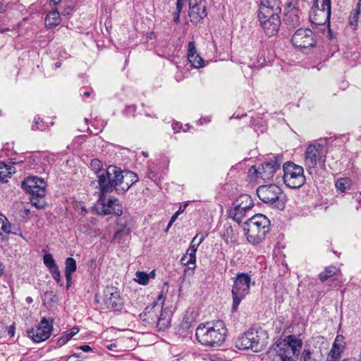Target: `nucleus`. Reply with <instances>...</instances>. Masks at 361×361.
<instances>
[{
    "instance_id": "obj_16",
    "label": "nucleus",
    "mask_w": 361,
    "mask_h": 361,
    "mask_svg": "<svg viewBox=\"0 0 361 361\" xmlns=\"http://www.w3.org/2000/svg\"><path fill=\"white\" fill-rule=\"evenodd\" d=\"M189 11L188 16L192 23H200L207 16L206 6L204 0H188Z\"/></svg>"
},
{
    "instance_id": "obj_64",
    "label": "nucleus",
    "mask_w": 361,
    "mask_h": 361,
    "mask_svg": "<svg viewBox=\"0 0 361 361\" xmlns=\"http://www.w3.org/2000/svg\"><path fill=\"white\" fill-rule=\"evenodd\" d=\"M113 202H114V200L112 199H109L107 203H109V204L114 203Z\"/></svg>"
},
{
    "instance_id": "obj_57",
    "label": "nucleus",
    "mask_w": 361,
    "mask_h": 361,
    "mask_svg": "<svg viewBox=\"0 0 361 361\" xmlns=\"http://www.w3.org/2000/svg\"><path fill=\"white\" fill-rule=\"evenodd\" d=\"M128 111H135V106H130L127 108Z\"/></svg>"
},
{
    "instance_id": "obj_7",
    "label": "nucleus",
    "mask_w": 361,
    "mask_h": 361,
    "mask_svg": "<svg viewBox=\"0 0 361 361\" xmlns=\"http://www.w3.org/2000/svg\"><path fill=\"white\" fill-rule=\"evenodd\" d=\"M279 5L276 7L268 6H259L258 18L260 25L268 36L275 35L279 30L281 19L276 11Z\"/></svg>"
},
{
    "instance_id": "obj_41",
    "label": "nucleus",
    "mask_w": 361,
    "mask_h": 361,
    "mask_svg": "<svg viewBox=\"0 0 361 361\" xmlns=\"http://www.w3.org/2000/svg\"><path fill=\"white\" fill-rule=\"evenodd\" d=\"M51 274L52 277L56 281V283H59L61 281V273L59 269V267L52 269V271H49Z\"/></svg>"
},
{
    "instance_id": "obj_60",
    "label": "nucleus",
    "mask_w": 361,
    "mask_h": 361,
    "mask_svg": "<svg viewBox=\"0 0 361 361\" xmlns=\"http://www.w3.org/2000/svg\"><path fill=\"white\" fill-rule=\"evenodd\" d=\"M104 195H105V193L103 195H102V192H100V196H99V202H100V201L102 202V201L104 200L103 199H105V197H104Z\"/></svg>"
},
{
    "instance_id": "obj_34",
    "label": "nucleus",
    "mask_w": 361,
    "mask_h": 361,
    "mask_svg": "<svg viewBox=\"0 0 361 361\" xmlns=\"http://www.w3.org/2000/svg\"><path fill=\"white\" fill-rule=\"evenodd\" d=\"M44 264L49 269V271H52L58 267L53 256L50 253L45 254L43 257Z\"/></svg>"
},
{
    "instance_id": "obj_56",
    "label": "nucleus",
    "mask_w": 361,
    "mask_h": 361,
    "mask_svg": "<svg viewBox=\"0 0 361 361\" xmlns=\"http://www.w3.org/2000/svg\"><path fill=\"white\" fill-rule=\"evenodd\" d=\"M61 1V0H50V4L53 5V6H55V5L58 4Z\"/></svg>"
},
{
    "instance_id": "obj_58",
    "label": "nucleus",
    "mask_w": 361,
    "mask_h": 361,
    "mask_svg": "<svg viewBox=\"0 0 361 361\" xmlns=\"http://www.w3.org/2000/svg\"><path fill=\"white\" fill-rule=\"evenodd\" d=\"M90 94H91V92L90 91H85L83 92V95L87 97H90Z\"/></svg>"
},
{
    "instance_id": "obj_13",
    "label": "nucleus",
    "mask_w": 361,
    "mask_h": 361,
    "mask_svg": "<svg viewBox=\"0 0 361 361\" xmlns=\"http://www.w3.org/2000/svg\"><path fill=\"white\" fill-rule=\"evenodd\" d=\"M46 186L44 180L37 177L27 178L22 183V188L32 195V198L43 197L46 193Z\"/></svg>"
},
{
    "instance_id": "obj_46",
    "label": "nucleus",
    "mask_w": 361,
    "mask_h": 361,
    "mask_svg": "<svg viewBox=\"0 0 361 361\" xmlns=\"http://www.w3.org/2000/svg\"><path fill=\"white\" fill-rule=\"evenodd\" d=\"M15 329H16L15 324H13L12 325L9 326L7 328L8 335L10 336L11 337H13L15 335Z\"/></svg>"
},
{
    "instance_id": "obj_37",
    "label": "nucleus",
    "mask_w": 361,
    "mask_h": 361,
    "mask_svg": "<svg viewBox=\"0 0 361 361\" xmlns=\"http://www.w3.org/2000/svg\"><path fill=\"white\" fill-rule=\"evenodd\" d=\"M185 0L176 1V11L173 13V20L175 22L179 21V14L185 5Z\"/></svg>"
},
{
    "instance_id": "obj_54",
    "label": "nucleus",
    "mask_w": 361,
    "mask_h": 361,
    "mask_svg": "<svg viewBox=\"0 0 361 361\" xmlns=\"http://www.w3.org/2000/svg\"><path fill=\"white\" fill-rule=\"evenodd\" d=\"M338 341H339V336H336V338L334 342V344H333V346H335V348L340 347L338 344Z\"/></svg>"
},
{
    "instance_id": "obj_9",
    "label": "nucleus",
    "mask_w": 361,
    "mask_h": 361,
    "mask_svg": "<svg viewBox=\"0 0 361 361\" xmlns=\"http://www.w3.org/2000/svg\"><path fill=\"white\" fill-rule=\"evenodd\" d=\"M327 151L322 144H310L305 153V165L310 174L315 171L317 165L324 166Z\"/></svg>"
},
{
    "instance_id": "obj_19",
    "label": "nucleus",
    "mask_w": 361,
    "mask_h": 361,
    "mask_svg": "<svg viewBox=\"0 0 361 361\" xmlns=\"http://www.w3.org/2000/svg\"><path fill=\"white\" fill-rule=\"evenodd\" d=\"M180 262L184 266H186L183 272V281L185 279L186 276H192L194 271L196 268V254L187 251L186 253L181 257Z\"/></svg>"
},
{
    "instance_id": "obj_43",
    "label": "nucleus",
    "mask_w": 361,
    "mask_h": 361,
    "mask_svg": "<svg viewBox=\"0 0 361 361\" xmlns=\"http://www.w3.org/2000/svg\"><path fill=\"white\" fill-rule=\"evenodd\" d=\"M341 352V350L340 347L335 348V346H332L330 353H331V357L333 358H334L335 360H336L339 357Z\"/></svg>"
},
{
    "instance_id": "obj_39",
    "label": "nucleus",
    "mask_w": 361,
    "mask_h": 361,
    "mask_svg": "<svg viewBox=\"0 0 361 361\" xmlns=\"http://www.w3.org/2000/svg\"><path fill=\"white\" fill-rule=\"evenodd\" d=\"M280 0H262L260 1L259 6H268L276 7L279 5Z\"/></svg>"
},
{
    "instance_id": "obj_17",
    "label": "nucleus",
    "mask_w": 361,
    "mask_h": 361,
    "mask_svg": "<svg viewBox=\"0 0 361 361\" xmlns=\"http://www.w3.org/2000/svg\"><path fill=\"white\" fill-rule=\"evenodd\" d=\"M104 302L106 307L113 311L120 310L123 305L118 292L114 288L106 291Z\"/></svg>"
},
{
    "instance_id": "obj_42",
    "label": "nucleus",
    "mask_w": 361,
    "mask_h": 361,
    "mask_svg": "<svg viewBox=\"0 0 361 361\" xmlns=\"http://www.w3.org/2000/svg\"><path fill=\"white\" fill-rule=\"evenodd\" d=\"M39 121L40 118L39 117H35L34 119L33 124L32 126V130H43L44 128L39 126Z\"/></svg>"
},
{
    "instance_id": "obj_26",
    "label": "nucleus",
    "mask_w": 361,
    "mask_h": 361,
    "mask_svg": "<svg viewBox=\"0 0 361 361\" xmlns=\"http://www.w3.org/2000/svg\"><path fill=\"white\" fill-rule=\"evenodd\" d=\"M61 22L59 12L56 10L49 12L45 18V24L49 27L58 25Z\"/></svg>"
},
{
    "instance_id": "obj_29",
    "label": "nucleus",
    "mask_w": 361,
    "mask_h": 361,
    "mask_svg": "<svg viewBox=\"0 0 361 361\" xmlns=\"http://www.w3.org/2000/svg\"><path fill=\"white\" fill-rule=\"evenodd\" d=\"M352 181L348 178H341L336 183V187L338 190L341 192H345L347 190L350 189Z\"/></svg>"
},
{
    "instance_id": "obj_8",
    "label": "nucleus",
    "mask_w": 361,
    "mask_h": 361,
    "mask_svg": "<svg viewBox=\"0 0 361 361\" xmlns=\"http://www.w3.org/2000/svg\"><path fill=\"white\" fill-rule=\"evenodd\" d=\"M251 275L238 273L233 281L231 294L233 298L232 311L235 312L240 303L249 294L251 284Z\"/></svg>"
},
{
    "instance_id": "obj_51",
    "label": "nucleus",
    "mask_w": 361,
    "mask_h": 361,
    "mask_svg": "<svg viewBox=\"0 0 361 361\" xmlns=\"http://www.w3.org/2000/svg\"><path fill=\"white\" fill-rule=\"evenodd\" d=\"M66 361H80V360L77 359V353L70 355Z\"/></svg>"
},
{
    "instance_id": "obj_48",
    "label": "nucleus",
    "mask_w": 361,
    "mask_h": 361,
    "mask_svg": "<svg viewBox=\"0 0 361 361\" xmlns=\"http://www.w3.org/2000/svg\"><path fill=\"white\" fill-rule=\"evenodd\" d=\"M66 279V288H68L72 283V274H65Z\"/></svg>"
},
{
    "instance_id": "obj_23",
    "label": "nucleus",
    "mask_w": 361,
    "mask_h": 361,
    "mask_svg": "<svg viewBox=\"0 0 361 361\" xmlns=\"http://www.w3.org/2000/svg\"><path fill=\"white\" fill-rule=\"evenodd\" d=\"M299 10L293 8L289 11L285 16L284 23L290 28H295L300 25V18Z\"/></svg>"
},
{
    "instance_id": "obj_53",
    "label": "nucleus",
    "mask_w": 361,
    "mask_h": 361,
    "mask_svg": "<svg viewBox=\"0 0 361 361\" xmlns=\"http://www.w3.org/2000/svg\"><path fill=\"white\" fill-rule=\"evenodd\" d=\"M183 322V327H184V328H186V329H187V328H189V327H190V323H189V322H188V321L186 320V317H184V318L183 319V322Z\"/></svg>"
},
{
    "instance_id": "obj_31",
    "label": "nucleus",
    "mask_w": 361,
    "mask_h": 361,
    "mask_svg": "<svg viewBox=\"0 0 361 361\" xmlns=\"http://www.w3.org/2000/svg\"><path fill=\"white\" fill-rule=\"evenodd\" d=\"M91 168L94 171L95 174L98 178V184L99 185V176L101 175L103 171H106V169L102 167V164L100 160L97 159H94L91 161L90 163Z\"/></svg>"
},
{
    "instance_id": "obj_1",
    "label": "nucleus",
    "mask_w": 361,
    "mask_h": 361,
    "mask_svg": "<svg viewBox=\"0 0 361 361\" xmlns=\"http://www.w3.org/2000/svg\"><path fill=\"white\" fill-rule=\"evenodd\" d=\"M138 180L136 173L130 171H121L115 166H109L99 176V190L102 195L115 190L118 194H123Z\"/></svg>"
},
{
    "instance_id": "obj_14",
    "label": "nucleus",
    "mask_w": 361,
    "mask_h": 361,
    "mask_svg": "<svg viewBox=\"0 0 361 361\" xmlns=\"http://www.w3.org/2000/svg\"><path fill=\"white\" fill-rule=\"evenodd\" d=\"M245 333L250 343L253 345L255 352L261 351L267 345L268 334L262 328H252Z\"/></svg>"
},
{
    "instance_id": "obj_12",
    "label": "nucleus",
    "mask_w": 361,
    "mask_h": 361,
    "mask_svg": "<svg viewBox=\"0 0 361 361\" xmlns=\"http://www.w3.org/2000/svg\"><path fill=\"white\" fill-rule=\"evenodd\" d=\"M257 195L263 203L286 201V195L281 192V188L274 184L260 185L257 190Z\"/></svg>"
},
{
    "instance_id": "obj_63",
    "label": "nucleus",
    "mask_w": 361,
    "mask_h": 361,
    "mask_svg": "<svg viewBox=\"0 0 361 361\" xmlns=\"http://www.w3.org/2000/svg\"><path fill=\"white\" fill-rule=\"evenodd\" d=\"M82 355L81 353H77V359L78 360H80V358L81 357Z\"/></svg>"
},
{
    "instance_id": "obj_15",
    "label": "nucleus",
    "mask_w": 361,
    "mask_h": 361,
    "mask_svg": "<svg viewBox=\"0 0 361 361\" xmlns=\"http://www.w3.org/2000/svg\"><path fill=\"white\" fill-rule=\"evenodd\" d=\"M51 330L52 325L46 318H43L35 329L27 331V335L35 342L39 343L49 338Z\"/></svg>"
},
{
    "instance_id": "obj_4",
    "label": "nucleus",
    "mask_w": 361,
    "mask_h": 361,
    "mask_svg": "<svg viewBox=\"0 0 361 361\" xmlns=\"http://www.w3.org/2000/svg\"><path fill=\"white\" fill-rule=\"evenodd\" d=\"M302 342L295 335H289L283 342L274 345L267 353L271 361H298Z\"/></svg>"
},
{
    "instance_id": "obj_21",
    "label": "nucleus",
    "mask_w": 361,
    "mask_h": 361,
    "mask_svg": "<svg viewBox=\"0 0 361 361\" xmlns=\"http://www.w3.org/2000/svg\"><path fill=\"white\" fill-rule=\"evenodd\" d=\"M254 204H249L247 207H242L241 204H233L228 211V216L234 221L240 223L245 217L247 210L251 209Z\"/></svg>"
},
{
    "instance_id": "obj_30",
    "label": "nucleus",
    "mask_w": 361,
    "mask_h": 361,
    "mask_svg": "<svg viewBox=\"0 0 361 361\" xmlns=\"http://www.w3.org/2000/svg\"><path fill=\"white\" fill-rule=\"evenodd\" d=\"M338 270L336 267L329 266L326 267L324 271L321 272L319 275V279L322 281H325L330 277L336 274Z\"/></svg>"
},
{
    "instance_id": "obj_11",
    "label": "nucleus",
    "mask_w": 361,
    "mask_h": 361,
    "mask_svg": "<svg viewBox=\"0 0 361 361\" xmlns=\"http://www.w3.org/2000/svg\"><path fill=\"white\" fill-rule=\"evenodd\" d=\"M291 42L295 48L306 50L316 46V36L310 29L300 28L293 35Z\"/></svg>"
},
{
    "instance_id": "obj_33",
    "label": "nucleus",
    "mask_w": 361,
    "mask_h": 361,
    "mask_svg": "<svg viewBox=\"0 0 361 361\" xmlns=\"http://www.w3.org/2000/svg\"><path fill=\"white\" fill-rule=\"evenodd\" d=\"M76 261L73 257H68L65 261V274H73L76 271Z\"/></svg>"
},
{
    "instance_id": "obj_27",
    "label": "nucleus",
    "mask_w": 361,
    "mask_h": 361,
    "mask_svg": "<svg viewBox=\"0 0 361 361\" xmlns=\"http://www.w3.org/2000/svg\"><path fill=\"white\" fill-rule=\"evenodd\" d=\"M235 346L240 350L252 349L254 351L253 345H252L247 337L245 333L240 336L235 341Z\"/></svg>"
},
{
    "instance_id": "obj_6",
    "label": "nucleus",
    "mask_w": 361,
    "mask_h": 361,
    "mask_svg": "<svg viewBox=\"0 0 361 361\" xmlns=\"http://www.w3.org/2000/svg\"><path fill=\"white\" fill-rule=\"evenodd\" d=\"M280 166L281 161L277 157H274L269 161L262 163L258 169L252 166L248 171V180L257 184L269 182L272 180Z\"/></svg>"
},
{
    "instance_id": "obj_25",
    "label": "nucleus",
    "mask_w": 361,
    "mask_h": 361,
    "mask_svg": "<svg viewBox=\"0 0 361 361\" xmlns=\"http://www.w3.org/2000/svg\"><path fill=\"white\" fill-rule=\"evenodd\" d=\"M15 171L13 166L7 165L3 161H0V183H6L7 178L11 177Z\"/></svg>"
},
{
    "instance_id": "obj_28",
    "label": "nucleus",
    "mask_w": 361,
    "mask_h": 361,
    "mask_svg": "<svg viewBox=\"0 0 361 361\" xmlns=\"http://www.w3.org/2000/svg\"><path fill=\"white\" fill-rule=\"evenodd\" d=\"M79 332L78 327H73L69 331H66L65 334L59 338L57 341V345L59 346H62L65 345L73 336L77 334Z\"/></svg>"
},
{
    "instance_id": "obj_38",
    "label": "nucleus",
    "mask_w": 361,
    "mask_h": 361,
    "mask_svg": "<svg viewBox=\"0 0 361 361\" xmlns=\"http://www.w3.org/2000/svg\"><path fill=\"white\" fill-rule=\"evenodd\" d=\"M197 237H198V235H197L195 237L193 238V239L192 240V241L190 244L189 247L188 248L187 251L190 252V254H191V252H192V254L193 253L196 254V252H197L199 245L202 242V240H203L202 238H201L199 240V241L197 242Z\"/></svg>"
},
{
    "instance_id": "obj_61",
    "label": "nucleus",
    "mask_w": 361,
    "mask_h": 361,
    "mask_svg": "<svg viewBox=\"0 0 361 361\" xmlns=\"http://www.w3.org/2000/svg\"><path fill=\"white\" fill-rule=\"evenodd\" d=\"M60 66H61V63H60V62H56V63H55V67H56V68H59Z\"/></svg>"
},
{
    "instance_id": "obj_47",
    "label": "nucleus",
    "mask_w": 361,
    "mask_h": 361,
    "mask_svg": "<svg viewBox=\"0 0 361 361\" xmlns=\"http://www.w3.org/2000/svg\"><path fill=\"white\" fill-rule=\"evenodd\" d=\"M179 214L176 212L171 218V220L169 221V224H168V226H167V229H169L171 226L172 224H173V222L177 219L178 216Z\"/></svg>"
},
{
    "instance_id": "obj_22",
    "label": "nucleus",
    "mask_w": 361,
    "mask_h": 361,
    "mask_svg": "<svg viewBox=\"0 0 361 361\" xmlns=\"http://www.w3.org/2000/svg\"><path fill=\"white\" fill-rule=\"evenodd\" d=\"M0 224H1L0 231L3 233L7 235L13 234L22 236L20 228L11 224L8 219L2 214H0Z\"/></svg>"
},
{
    "instance_id": "obj_44",
    "label": "nucleus",
    "mask_w": 361,
    "mask_h": 361,
    "mask_svg": "<svg viewBox=\"0 0 361 361\" xmlns=\"http://www.w3.org/2000/svg\"><path fill=\"white\" fill-rule=\"evenodd\" d=\"M311 352L310 350L305 349L301 355V360L302 361H308L311 358Z\"/></svg>"
},
{
    "instance_id": "obj_52",
    "label": "nucleus",
    "mask_w": 361,
    "mask_h": 361,
    "mask_svg": "<svg viewBox=\"0 0 361 361\" xmlns=\"http://www.w3.org/2000/svg\"><path fill=\"white\" fill-rule=\"evenodd\" d=\"M188 204H180L179 209L176 212L179 214L184 212Z\"/></svg>"
},
{
    "instance_id": "obj_59",
    "label": "nucleus",
    "mask_w": 361,
    "mask_h": 361,
    "mask_svg": "<svg viewBox=\"0 0 361 361\" xmlns=\"http://www.w3.org/2000/svg\"><path fill=\"white\" fill-rule=\"evenodd\" d=\"M277 208L280 210H283L284 209V204H277Z\"/></svg>"
},
{
    "instance_id": "obj_2",
    "label": "nucleus",
    "mask_w": 361,
    "mask_h": 361,
    "mask_svg": "<svg viewBox=\"0 0 361 361\" xmlns=\"http://www.w3.org/2000/svg\"><path fill=\"white\" fill-rule=\"evenodd\" d=\"M227 329L223 321L201 324L196 329L197 341L205 346L218 348L225 341Z\"/></svg>"
},
{
    "instance_id": "obj_24",
    "label": "nucleus",
    "mask_w": 361,
    "mask_h": 361,
    "mask_svg": "<svg viewBox=\"0 0 361 361\" xmlns=\"http://www.w3.org/2000/svg\"><path fill=\"white\" fill-rule=\"evenodd\" d=\"M222 238L227 244H233L237 241L238 233L228 224H224Z\"/></svg>"
},
{
    "instance_id": "obj_20",
    "label": "nucleus",
    "mask_w": 361,
    "mask_h": 361,
    "mask_svg": "<svg viewBox=\"0 0 361 361\" xmlns=\"http://www.w3.org/2000/svg\"><path fill=\"white\" fill-rule=\"evenodd\" d=\"M188 59L191 65L196 68H202L204 65V60L197 54L195 43L190 42L188 46Z\"/></svg>"
},
{
    "instance_id": "obj_45",
    "label": "nucleus",
    "mask_w": 361,
    "mask_h": 361,
    "mask_svg": "<svg viewBox=\"0 0 361 361\" xmlns=\"http://www.w3.org/2000/svg\"><path fill=\"white\" fill-rule=\"evenodd\" d=\"M20 216L23 218L27 217L31 214L30 209L27 208H24L23 209H20L19 212Z\"/></svg>"
},
{
    "instance_id": "obj_49",
    "label": "nucleus",
    "mask_w": 361,
    "mask_h": 361,
    "mask_svg": "<svg viewBox=\"0 0 361 361\" xmlns=\"http://www.w3.org/2000/svg\"><path fill=\"white\" fill-rule=\"evenodd\" d=\"M182 126L180 123H173L172 124V128L173 130H174L175 133H178L179 132V130H180Z\"/></svg>"
},
{
    "instance_id": "obj_36",
    "label": "nucleus",
    "mask_w": 361,
    "mask_h": 361,
    "mask_svg": "<svg viewBox=\"0 0 361 361\" xmlns=\"http://www.w3.org/2000/svg\"><path fill=\"white\" fill-rule=\"evenodd\" d=\"M147 176L152 180L157 183V180L160 179L161 176L159 174V173H158L157 166H150L148 169Z\"/></svg>"
},
{
    "instance_id": "obj_35",
    "label": "nucleus",
    "mask_w": 361,
    "mask_h": 361,
    "mask_svg": "<svg viewBox=\"0 0 361 361\" xmlns=\"http://www.w3.org/2000/svg\"><path fill=\"white\" fill-rule=\"evenodd\" d=\"M135 281L141 285H147L149 282V275L144 271H137L135 273Z\"/></svg>"
},
{
    "instance_id": "obj_40",
    "label": "nucleus",
    "mask_w": 361,
    "mask_h": 361,
    "mask_svg": "<svg viewBox=\"0 0 361 361\" xmlns=\"http://www.w3.org/2000/svg\"><path fill=\"white\" fill-rule=\"evenodd\" d=\"M237 202H239V203H252V200L250 195L243 194L239 197Z\"/></svg>"
},
{
    "instance_id": "obj_3",
    "label": "nucleus",
    "mask_w": 361,
    "mask_h": 361,
    "mask_svg": "<svg viewBox=\"0 0 361 361\" xmlns=\"http://www.w3.org/2000/svg\"><path fill=\"white\" fill-rule=\"evenodd\" d=\"M164 300L163 291H161L152 305L147 306L140 314L142 321L152 326L156 325L158 331L166 330L171 324L170 312L163 310Z\"/></svg>"
},
{
    "instance_id": "obj_5",
    "label": "nucleus",
    "mask_w": 361,
    "mask_h": 361,
    "mask_svg": "<svg viewBox=\"0 0 361 361\" xmlns=\"http://www.w3.org/2000/svg\"><path fill=\"white\" fill-rule=\"evenodd\" d=\"M271 222L264 214L252 216L243 224V232L247 241L253 245L260 244L270 231Z\"/></svg>"
},
{
    "instance_id": "obj_10",
    "label": "nucleus",
    "mask_w": 361,
    "mask_h": 361,
    "mask_svg": "<svg viewBox=\"0 0 361 361\" xmlns=\"http://www.w3.org/2000/svg\"><path fill=\"white\" fill-rule=\"evenodd\" d=\"M283 181L290 188H299L305 183L304 169L302 166L292 162L283 165Z\"/></svg>"
},
{
    "instance_id": "obj_32",
    "label": "nucleus",
    "mask_w": 361,
    "mask_h": 361,
    "mask_svg": "<svg viewBox=\"0 0 361 361\" xmlns=\"http://www.w3.org/2000/svg\"><path fill=\"white\" fill-rule=\"evenodd\" d=\"M361 11V0H359L357 3L355 8L352 11L350 16V24L353 25H356L358 21L359 16L360 14Z\"/></svg>"
},
{
    "instance_id": "obj_18",
    "label": "nucleus",
    "mask_w": 361,
    "mask_h": 361,
    "mask_svg": "<svg viewBox=\"0 0 361 361\" xmlns=\"http://www.w3.org/2000/svg\"><path fill=\"white\" fill-rule=\"evenodd\" d=\"M121 204H94L92 212L99 215L120 216L123 214Z\"/></svg>"
},
{
    "instance_id": "obj_62",
    "label": "nucleus",
    "mask_w": 361,
    "mask_h": 361,
    "mask_svg": "<svg viewBox=\"0 0 361 361\" xmlns=\"http://www.w3.org/2000/svg\"><path fill=\"white\" fill-rule=\"evenodd\" d=\"M121 233V231H118L114 235V238H116L120 233Z\"/></svg>"
},
{
    "instance_id": "obj_55",
    "label": "nucleus",
    "mask_w": 361,
    "mask_h": 361,
    "mask_svg": "<svg viewBox=\"0 0 361 361\" xmlns=\"http://www.w3.org/2000/svg\"><path fill=\"white\" fill-rule=\"evenodd\" d=\"M37 209H44L45 208V204H32Z\"/></svg>"
},
{
    "instance_id": "obj_50",
    "label": "nucleus",
    "mask_w": 361,
    "mask_h": 361,
    "mask_svg": "<svg viewBox=\"0 0 361 361\" xmlns=\"http://www.w3.org/2000/svg\"><path fill=\"white\" fill-rule=\"evenodd\" d=\"M78 348L84 352H89V351L92 350L91 347L88 345H81V346L78 347Z\"/></svg>"
}]
</instances>
